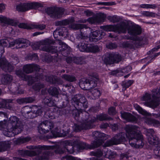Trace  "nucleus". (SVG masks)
<instances>
[{"label": "nucleus", "instance_id": "59", "mask_svg": "<svg viewBox=\"0 0 160 160\" xmlns=\"http://www.w3.org/2000/svg\"><path fill=\"white\" fill-rule=\"evenodd\" d=\"M106 47L110 49H113L117 47V45L115 43L109 42L106 45Z\"/></svg>", "mask_w": 160, "mask_h": 160}, {"label": "nucleus", "instance_id": "16", "mask_svg": "<svg viewBox=\"0 0 160 160\" xmlns=\"http://www.w3.org/2000/svg\"><path fill=\"white\" fill-rule=\"evenodd\" d=\"M129 25L126 23L124 22H122L117 25H115V32H118V33H123L126 32Z\"/></svg>", "mask_w": 160, "mask_h": 160}, {"label": "nucleus", "instance_id": "41", "mask_svg": "<svg viewBox=\"0 0 160 160\" xmlns=\"http://www.w3.org/2000/svg\"><path fill=\"white\" fill-rule=\"evenodd\" d=\"M62 77L65 80L70 82H74L76 80L75 77L70 75L65 74L62 75Z\"/></svg>", "mask_w": 160, "mask_h": 160}, {"label": "nucleus", "instance_id": "50", "mask_svg": "<svg viewBox=\"0 0 160 160\" xmlns=\"http://www.w3.org/2000/svg\"><path fill=\"white\" fill-rule=\"evenodd\" d=\"M45 87L44 85L42 83H38L35 84L33 86L32 88L35 90H40L41 89H43Z\"/></svg>", "mask_w": 160, "mask_h": 160}, {"label": "nucleus", "instance_id": "8", "mask_svg": "<svg viewBox=\"0 0 160 160\" xmlns=\"http://www.w3.org/2000/svg\"><path fill=\"white\" fill-rule=\"evenodd\" d=\"M147 42V39L144 36L137 37L132 41V43L128 42L123 43V46L125 47L138 48L142 45L146 44Z\"/></svg>", "mask_w": 160, "mask_h": 160}, {"label": "nucleus", "instance_id": "43", "mask_svg": "<svg viewBox=\"0 0 160 160\" xmlns=\"http://www.w3.org/2000/svg\"><path fill=\"white\" fill-rule=\"evenodd\" d=\"M101 28L106 31H113L115 32V25H108L101 26Z\"/></svg>", "mask_w": 160, "mask_h": 160}, {"label": "nucleus", "instance_id": "37", "mask_svg": "<svg viewBox=\"0 0 160 160\" xmlns=\"http://www.w3.org/2000/svg\"><path fill=\"white\" fill-rule=\"evenodd\" d=\"M12 79V76L7 74L3 75L1 79V81L2 83L3 84H7L8 82H10Z\"/></svg>", "mask_w": 160, "mask_h": 160}, {"label": "nucleus", "instance_id": "26", "mask_svg": "<svg viewBox=\"0 0 160 160\" xmlns=\"http://www.w3.org/2000/svg\"><path fill=\"white\" fill-rule=\"evenodd\" d=\"M148 142L152 146L160 145V141H159L157 137L155 135H148Z\"/></svg>", "mask_w": 160, "mask_h": 160}, {"label": "nucleus", "instance_id": "22", "mask_svg": "<svg viewBox=\"0 0 160 160\" xmlns=\"http://www.w3.org/2000/svg\"><path fill=\"white\" fill-rule=\"evenodd\" d=\"M121 114L122 117L128 122H136L138 120L135 116L129 112H121Z\"/></svg>", "mask_w": 160, "mask_h": 160}, {"label": "nucleus", "instance_id": "33", "mask_svg": "<svg viewBox=\"0 0 160 160\" xmlns=\"http://www.w3.org/2000/svg\"><path fill=\"white\" fill-rule=\"evenodd\" d=\"M85 112H87L86 111L84 112L83 113L81 112L82 114L80 115V112L77 109L74 110L72 112V114L74 118L77 121H81V120H82L81 117H83L82 115L85 113Z\"/></svg>", "mask_w": 160, "mask_h": 160}, {"label": "nucleus", "instance_id": "7", "mask_svg": "<svg viewBox=\"0 0 160 160\" xmlns=\"http://www.w3.org/2000/svg\"><path fill=\"white\" fill-rule=\"evenodd\" d=\"M127 134L124 132H121L116 134L111 139L107 140L105 144L107 146H110L113 145H117L122 142H124L126 140V137L128 138V133Z\"/></svg>", "mask_w": 160, "mask_h": 160}, {"label": "nucleus", "instance_id": "52", "mask_svg": "<svg viewBox=\"0 0 160 160\" xmlns=\"http://www.w3.org/2000/svg\"><path fill=\"white\" fill-rule=\"evenodd\" d=\"M134 107L139 112L144 115H147V112L146 111L144 110L141 107H140L137 104L135 105H134Z\"/></svg>", "mask_w": 160, "mask_h": 160}, {"label": "nucleus", "instance_id": "63", "mask_svg": "<svg viewBox=\"0 0 160 160\" xmlns=\"http://www.w3.org/2000/svg\"><path fill=\"white\" fill-rule=\"evenodd\" d=\"M50 95L56 97H58L59 94L58 91H48Z\"/></svg>", "mask_w": 160, "mask_h": 160}, {"label": "nucleus", "instance_id": "49", "mask_svg": "<svg viewBox=\"0 0 160 160\" xmlns=\"http://www.w3.org/2000/svg\"><path fill=\"white\" fill-rule=\"evenodd\" d=\"M12 64L16 65L19 62V59L16 55H12L11 56L10 58Z\"/></svg>", "mask_w": 160, "mask_h": 160}, {"label": "nucleus", "instance_id": "54", "mask_svg": "<svg viewBox=\"0 0 160 160\" xmlns=\"http://www.w3.org/2000/svg\"><path fill=\"white\" fill-rule=\"evenodd\" d=\"M87 21L89 23L92 24H93L96 23H99V20H98L96 16L95 15L92 17H91L89 18L88 19Z\"/></svg>", "mask_w": 160, "mask_h": 160}, {"label": "nucleus", "instance_id": "58", "mask_svg": "<svg viewBox=\"0 0 160 160\" xmlns=\"http://www.w3.org/2000/svg\"><path fill=\"white\" fill-rule=\"evenodd\" d=\"M160 145H157L154 150V153L155 155L160 157Z\"/></svg>", "mask_w": 160, "mask_h": 160}, {"label": "nucleus", "instance_id": "3", "mask_svg": "<svg viewBox=\"0 0 160 160\" xmlns=\"http://www.w3.org/2000/svg\"><path fill=\"white\" fill-rule=\"evenodd\" d=\"M142 101H149L148 102H144V104L146 106L152 108H155L158 106L160 101V91H155L153 92L151 96L150 94L145 93L141 98Z\"/></svg>", "mask_w": 160, "mask_h": 160}, {"label": "nucleus", "instance_id": "29", "mask_svg": "<svg viewBox=\"0 0 160 160\" xmlns=\"http://www.w3.org/2000/svg\"><path fill=\"white\" fill-rule=\"evenodd\" d=\"M92 136L96 140L102 139L104 141L107 138L106 134L98 131H95L92 132Z\"/></svg>", "mask_w": 160, "mask_h": 160}, {"label": "nucleus", "instance_id": "44", "mask_svg": "<svg viewBox=\"0 0 160 160\" xmlns=\"http://www.w3.org/2000/svg\"><path fill=\"white\" fill-rule=\"evenodd\" d=\"M46 25L43 24H31V29H37L40 30H42L45 29Z\"/></svg>", "mask_w": 160, "mask_h": 160}, {"label": "nucleus", "instance_id": "56", "mask_svg": "<svg viewBox=\"0 0 160 160\" xmlns=\"http://www.w3.org/2000/svg\"><path fill=\"white\" fill-rule=\"evenodd\" d=\"M43 102L45 104L49 107H51L52 105L51 103L52 102L49 97H46L44 98Z\"/></svg>", "mask_w": 160, "mask_h": 160}, {"label": "nucleus", "instance_id": "38", "mask_svg": "<svg viewBox=\"0 0 160 160\" xmlns=\"http://www.w3.org/2000/svg\"><path fill=\"white\" fill-rule=\"evenodd\" d=\"M30 140L31 138L29 137H21L16 140L15 142L17 144H21L28 142Z\"/></svg>", "mask_w": 160, "mask_h": 160}, {"label": "nucleus", "instance_id": "40", "mask_svg": "<svg viewBox=\"0 0 160 160\" xmlns=\"http://www.w3.org/2000/svg\"><path fill=\"white\" fill-rule=\"evenodd\" d=\"M88 38V36L86 33H84L82 32H80L77 34L76 38L78 40H82L87 39Z\"/></svg>", "mask_w": 160, "mask_h": 160}, {"label": "nucleus", "instance_id": "5", "mask_svg": "<svg viewBox=\"0 0 160 160\" xmlns=\"http://www.w3.org/2000/svg\"><path fill=\"white\" fill-rule=\"evenodd\" d=\"M82 115L83 117H81L82 122L81 124L80 125L74 124L73 126V130L75 132H78L82 130H86L92 128V126L90 124L88 118L89 116L88 113L85 112V113Z\"/></svg>", "mask_w": 160, "mask_h": 160}, {"label": "nucleus", "instance_id": "30", "mask_svg": "<svg viewBox=\"0 0 160 160\" xmlns=\"http://www.w3.org/2000/svg\"><path fill=\"white\" fill-rule=\"evenodd\" d=\"M0 22L12 26H16L17 25L15 21L2 16H0Z\"/></svg>", "mask_w": 160, "mask_h": 160}, {"label": "nucleus", "instance_id": "32", "mask_svg": "<svg viewBox=\"0 0 160 160\" xmlns=\"http://www.w3.org/2000/svg\"><path fill=\"white\" fill-rule=\"evenodd\" d=\"M88 45L89 44H88L86 41L83 40L78 45V47L81 52H88V49L89 48Z\"/></svg>", "mask_w": 160, "mask_h": 160}, {"label": "nucleus", "instance_id": "13", "mask_svg": "<svg viewBox=\"0 0 160 160\" xmlns=\"http://www.w3.org/2000/svg\"><path fill=\"white\" fill-rule=\"evenodd\" d=\"M54 127L53 122L50 121H45L41 123L38 131L41 134L48 133Z\"/></svg>", "mask_w": 160, "mask_h": 160}, {"label": "nucleus", "instance_id": "61", "mask_svg": "<svg viewBox=\"0 0 160 160\" xmlns=\"http://www.w3.org/2000/svg\"><path fill=\"white\" fill-rule=\"evenodd\" d=\"M148 123L150 124H152L154 126H158L159 125V122L158 120L150 119L148 120Z\"/></svg>", "mask_w": 160, "mask_h": 160}, {"label": "nucleus", "instance_id": "19", "mask_svg": "<svg viewBox=\"0 0 160 160\" xmlns=\"http://www.w3.org/2000/svg\"><path fill=\"white\" fill-rule=\"evenodd\" d=\"M105 35V33L103 31H101L96 30L91 32V36L94 37L91 39L90 38V40L92 39V41L96 42L98 40L102 38Z\"/></svg>", "mask_w": 160, "mask_h": 160}, {"label": "nucleus", "instance_id": "42", "mask_svg": "<svg viewBox=\"0 0 160 160\" xmlns=\"http://www.w3.org/2000/svg\"><path fill=\"white\" fill-rule=\"evenodd\" d=\"M88 52H95L99 51V48L97 45H93L91 44L88 45Z\"/></svg>", "mask_w": 160, "mask_h": 160}, {"label": "nucleus", "instance_id": "24", "mask_svg": "<svg viewBox=\"0 0 160 160\" xmlns=\"http://www.w3.org/2000/svg\"><path fill=\"white\" fill-rule=\"evenodd\" d=\"M61 144L64 148L66 149L67 152L72 154L74 152L73 146L72 142L69 140H64L61 142Z\"/></svg>", "mask_w": 160, "mask_h": 160}, {"label": "nucleus", "instance_id": "64", "mask_svg": "<svg viewBox=\"0 0 160 160\" xmlns=\"http://www.w3.org/2000/svg\"><path fill=\"white\" fill-rule=\"evenodd\" d=\"M107 18L110 21L112 22H117L118 21V19L117 16H108V17Z\"/></svg>", "mask_w": 160, "mask_h": 160}, {"label": "nucleus", "instance_id": "25", "mask_svg": "<svg viewBox=\"0 0 160 160\" xmlns=\"http://www.w3.org/2000/svg\"><path fill=\"white\" fill-rule=\"evenodd\" d=\"M51 41H52V42L51 43L48 45H45V46H44L42 48V51L52 53H56L58 52L57 47L54 46L50 45V44L53 43V41L52 40Z\"/></svg>", "mask_w": 160, "mask_h": 160}, {"label": "nucleus", "instance_id": "11", "mask_svg": "<svg viewBox=\"0 0 160 160\" xmlns=\"http://www.w3.org/2000/svg\"><path fill=\"white\" fill-rule=\"evenodd\" d=\"M64 9L61 7H52L48 8L47 12L50 17L58 18H61L63 14Z\"/></svg>", "mask_w": 160, "mask_h": 160}, {"label": "nucleus", "instance_id": "28", "mask_svg": "<svg viewBox=\"0 0 160 160\" xmlns=\"http://www.w3.org/2000/svg\"><path fill=\"white\" fill-rule=\"evenodd\" d=\"M52 41L51 40L47 39L41 41L39 42H38L33 44L32 47V48L34 50L38 49L39 48L41 45H48L51 43Z\"/></svg>", "mask_w": 160, "mask_h": 160}, {"label": "nucleus", "instance_id": "34", "mask_svg": "<svg viewBox=\"0 0 160 160\" xmlns=\"http://www.w3.org/2000/svg\"><path fill=\"white\" fill-rule=\"evenodd\" d=\"M113 54L110 53L108 54L103 59V61L106 64H111L113 63V60L112 57L114 56Z\"/></svg>", "mask_w": 160, "mask_h": 160}, {"label": "nucleus", "instance_id": "57", "mask_svg": "<svg viewBox=\"0 0 160 160\" xmlns=\"http://www.w3.org/2000/svg\"><path fill=\"white\" fill-rule=\"evenodd\" d=\"M18 27L20 28L27 29H31V25H28L24 23H21L18 25Z\"/></svg>", "mask_w": 160, "mask_h": 160}, {"label": "nucleus", "instance_id": "55", "mask_svg": "<svg viewBox=\"0 0 160 160\" xmlns=\"http://www.w3.org/2000/svg\"><path fill=\"white\" fill-rule=\"evenodd\" d=\"M27 148L29 149H36V151H37L39 152H41V150L42 149L41 147L40 146H28L27 147Z\"/></svg>", "mask_w": 160, "mask_h": 160}, {"label": "nucleus", "instance_id": "14", "mask_svg": "<svg viewBox=\"0 0 160 160\" xmlns=\"http://www.w3.org/2000/svg\"><path fill=\"white\" fill-rule=\"evenodd\" d=\"M88 121L91 125H92V128L95 127V125H94V123L97 120L100 121H103L106 120H112V118L108 116L106 114L102 113L96 116V118L93 117H88Z\"/></svg>", "mask_w": 160, "mask_h": 160}, {"label": "nucleus", "instance_id": "15", "mask_svg": "<svg viewBox=\"0 0 160 160\" xmlns=\"http://www.w3.org/2000/svg\"><path fill=\"white\" fill-rule=\"evenodd\" d=\"M0 67L2 70L6 72H11L14 69L13 66L4 58L0 59Z\"/></svg>", "mask_w": 160, "mask_h": 160}, {"label": "nucleus", "instance_id": "27", "mask_svg": "<svg viewBox=\"0 0 160 160\" xmlns=\"http://www.w3.org/2000/svg\"><path fill=\"white\" fill-rule=\"evenodd\" d=\"M73 144L79 150L89 149L88 144H87L86 143L79 140H77L74 141Z\"/></svg>", "mask_w": 160, "mask_h": 160}, {"label": "nucleus", "instance_id": "1", "mask_svg": "<svg viewBox=\"0 0 160 160\" xmlns=\"http://www.w3.org/2000/svg\"><path fill=\"white\" fill-rule=\"evenodd\" d=\"M139 128L137 126L127 125L124 128L126 132L128 133V138L129 144L136 148H141L144 145L143 136Z\"/></svg>", "mask_w": 160, "mask_h": 160}, {"label": "nucleus", "instance_id": "36", "mask_svg": "<svg viewBox=\"0 0 160 160\" xmlns=\"http://www.w3.org/2000/svg\"><path fill=\"white\" fill-rule=\"evenodd\" d=\"M10 147V145L8 142H3L0 143V152L8 150Z\"/></svg>", "mask_w": 160, "mask_h": 160}, {"label": "nucleus", "instance_id": "53", "mask_svg": "<svg viewBox=\"0 0 160 160\" xmlns=\"http://www.w3.org/2000/svg\"><path fill=\"white\" fill-rule=\"evenodd\" d=\"M23 153L24 155L29 156H35L37 155V153L35 152L32 151L25 150Z\"/></svg>", "mask_w": 160, "mask_h": 160}, {"label": "nucleus", "instance_id": "48", "mask_svg": "<svg viewBox=\"0 0 160 160\" xmlns=\"http://www.w3.org/2000/svg\"><path fill=\"white\" fill-rule=\"evenodd\" d=\"M73 62L77 64H82L84 63L83 59L80 57L73 58Z\"/></svg>", "mask_w": 160, "mask_h": 160}, {"label": "nucleus", "instance_id": "46", "mask_svg": "<svg viewBox=\"0 0 160 160\" xmlns=\"http://www.w3.org/2000/svg\"><path fill=\"white\" fill-rule=\"evenodd\" d=\"M142 15L144 16L155 17L156 14L154 12L148 11H143L141 12Z\"/></svg>", "mask_w": 160, "mask_h": 160}, {"label": "nucleus", "instance_id": "31", "mask_svg": "<svg viewBox=\"0 0 160 160\" xmlns=\"http://www.w3.org/2000/svg\"><path fill=\"white\" fill-rule=\"evenodd\" d=\"M94 140L91 143L90 145H89V149H92L97 148L102 145L104 142V141L102 140Z\"/></svg>", "mask_w": 160, "mask_h": 160}, {"label": "nucleus", "instance_id": "23", "mask_svg": "<svg viewBox=\"0 0 160 160\" xmlns=\"http://www.w3.org/2000/svg\"><path fill=\"white\" fill-rule=\"evenodd\" d=\"M53 135L56 137H64L67 136L70 132L69 129L67 131H64L63 130L60 131L58 128H55L51 131Z\"/></svg>", "mask_w": 160, "mask_h": 160}, {"label": "nucleus", "instance_id": "6", "mask_svg": "<svg viewBox=\"0 0 160 160\" xmlns=\"http://www.w3.org/2000/svg\"><path fill=\"white\" fill-rule=\"evenodd\" d=\"M22 112L23 115L30 118H35L38 116L41 115L42 113L41 110L38 109L36 107H34L31 108V107L28 106L23 108Z\"/></svg>", "mask_w": 160, "mask_h": 160}, {"label": "nucleus", "instance_id": "39", "mask_svg": "<svg viewBox=\"0 0 160 160\" xmlns=\"http://www.w3.org/2000/svg\"><path fill=\"white\" fill-rule=\"evenodd\" d=\"M70 28L75 30L82 29L84 28H87L86 25L80 24H72L70 25Z\"/></svg>", "mask_w": 160, "mask_h": 160}, {"label": "nucleus", "instance_id": "10", "mask_svg": "<svg viewBox=\"0 0 160 160\" xmlns=\"http://www.w3.org/2000/svg\"><path fill=\"white\" fill-rule=\"evenodd\" d=\"M98 78L97 76L96 77H93L90 78L89 79L86 78H82L79 81V85L82 89L83 90H87L85 89V84L88 83L90 85L91 89L97 86V82L98 81Z\"/></svg>", "mask_w": 160, "mask_h": 160}, {"label": "nucleus", "instance_id": "4", "mask_svg": "<svg viewBox=\"0 0 160 160\" xmlns=\"http://www.w3.org/2000/svg\"><path fill=\"white\" fill-rule=\"evenodd\" d=\"M8 128L14 134L20 133L22 130L23 125L19 118L15 116H12L8 120Z\"/></svg>", "mask_w": 160, "mask_h": 160}, {"label": "nucleus", "instance_id": "21", "mask_svg": "<svg viewBox=\"0 0 160 160\" xmlns=\"http://www.w3.org/2000/svg\"><path fill=\"white\" fill-rule=\"evenodd\" d=\"M12 99H2L0 102V108H6L9 110L12 109V106L11 104L13 102Z\"/></svg>", "mask_w": 160, "mask_h": 160}, {"label": "nucleus", "instance_id": "20", "mask_svg": "<svg viewBox=\"0 0 160 160\" xmlns=\"http://www.w3.org/2000/svg\"><path fill=\"white\" fill-rule=\"evenodd\" d=\"M141 32V29L139 26L136 25H129L128 33L129 34L133 36H136L140 34Z\"/></svg>", "mask_w": 160, "mask_h": 160}, {"label": "nucleus", "instance_id": "12", "mask_svg": "<svg viewBox=\"0 0 160 160\" xmlns=\"http://www.w3.org/2000/svg\"><path fill=\"white\" fill-rule=\"evenodd\" d=\"M72 100L74 103L75 107L79 109H81L80 107H79L80 103V106L82 105L85 108H87L88 107L87 100L84 96L80 95H75L72 98Z\"/></svg>", "mask_w": 160, "mask_h": 160}, {"label": "nucleus", "instance_id": "17", "mask_svg": "<svg viewBox=\"0 0 160 160\" xmlns=\"http://www.w3.org/2000/svg\"><path fill=\"white\" fill-rule=\"evenodd\" d=\"M40 69L39 66L35 64H29L24 65L23 68V71L28 74L32 72L33 71H39Z\"/></svg>", "mask_w": 160, "mask_h": 160}, {"label": "nucleus", "instance_id": "60", "mask_svg": "<svg viewBox=\"0 0 160 160\" xmlns=\"http://www.w3.org/2000/svg\"><path fill=\"white\" fill-rule=\"evenodd\" d=\"M98 20H99L98 22H100L106 18V16L103 14L100 13L96 15Z\"/></svg>", "mask_w": 160, "mask_h": 160}, {"label": "nucleus", "instance_id": "51", "mask_svg": "<svg viewBox=\"0 0 160 160\" xmlns=\"http://www.w3.org/2000/svg\"><path fill=\"white\" fill-rule=\"evenodd\" d=\"M102 152L100 149H98L97 152H90V155L91 156H96L97 157H100L102 155Z\"/></svg>", "mask_w": 160, "mask_h": 160}, {"label": "nucleus", "instance_id": "45", "mask_svg": "<svg viewBox=\"0 0 160 160\" xmlns=\"http://www.w3.org/2000/svg\"><path fill=\"white\" fill-rule=\"evenodd\" d=\"M111 54L114 55V56L112 57V59L114 61L113 63H118L121 60L122 57L120 54L114 53H111Z\"/></svg>", "mask_w": 160, "mask_h": 160}, {"label": "nucleus", "instance_id": "18", "mask_svg": "<svg viewBox=\"0 0 160 160\" xmlns=\"http://www.w3.org/2000/svg\"><path fill=\"white\" fill-rule=\"evenodd\" d=\"M17 48H25L30 45V42L28 40L24 38H18L16 39Z\"/></svg>", "mask_w": 160, "mask_h": 160}, {"label": "nucleus", "instance_id": "35", "mask_svg": "<svg viewBox=\"0 0 160 160\" xmlns=\"http://www.w3.org/2000/svg\"><path fill=\"white\" fill-rule=\"evenodd\" d=\"M74 21V19L72 18H71L65 19L56 22V25H67L69 23H72Z\"/></svg>", "mask_w": 160, "mask_h": 160}, {"label": "nucleus", "instance_id": "62", "mask_svg": "<svg viewBox=\"0 0 160 160\" xmlns=\"http://www.w3.org/2000/svg\"><path fill=\"white\" fill-rule=\"evenodd\" d=\"M59 44L60 45H61V49L60 50V51H65L67 48V45L64 42H62L61 41L59 42Z\"/></svg>", "mask_w": 160, "mask_h": 160}, {"label": "nucleus", "instance_id": "2", "mask_svg": "<svg viewBox=\"0 0 160 160\" xmlns=\"http://www.w3.org/2000/svg\"><path fill=\"white\" fill-rule=\"evenodd\" d=\"M16 73L17 76L24 80H28V84L31 85L32 83L38 80L43 79L45 78V80L50 83H56L58 82V79L57 77L53 75L44 76L42 74H37L35 77H32L30 76L25 75L21 70L16 71Z\"/></svg>", "mask_w": 160, "mask_h": 160}, {"label": "nucleus", "instance_id": "9", "mask_svg": "<svg viewBox=\"0 0 160 160\" xmlns=\"http://www.w3.org/2000/svg\"><path fill=\"white\" fill-rule=\"evenodd\" d=\"M42 7V5L38 2L20 4L16 6V10L19 12H25L31 9H36Z\"/></svg>", "mask_w": 160, "mask_h": 160}, {"label": "nucleus", "instance_id": "47", "mask_svg": "<svg viewBox=\"0 0 160 160\" xmlns=\"http://www.w3.org/2000/svg\"><path fill=\"white\" fill-rule=\"evenodd\" d=\"M88 93L89 94H92L95 99L99 98L101 95L100 91H89Z\"/></svg>", "mask_w": 160, "mask_h": 160}]
</instances>
